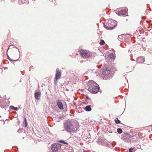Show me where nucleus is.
<instances>
[{"label":"nucleus","instance_id":"obj_1","mask_svg":"<svg viewBox=\"0 0 152 152\" xmlns=\"http://www.w3.org/2000/svg\"><path fill=\"white\" fill-rule=\"evenodd\" d=\"M8 51L9 52V55L10 56L14 59L12 60L8 55L7 56L8 58L12 61L17 60V58H16V57L18 54V52H19L18 49L14 46L11 45L9 46L7 51V53Z\"/></svg>","mask_w":152,"mask_h":152},{"label":"nucleus","instance_id":"obj_8","mask_svg":"<svg viewBox=\"0 0 152 152\" xmlns=\"http://www.w3.org/2000/svg\"><path fill=\"white\" fill-rule=\"evenodd\" d=\"M118 13L119 15H125L126 14V9L121 10L118 11Z\"/></svg>","mask_w":152,"mask_h":152},{"label":"nucleus","instance_id":"obj_13","mask_svg":"<svg viewBox=\"0 0 152 152\" xmlns=\"http://www.w3.org/2000/svg\"><path fill=\"white\" fill-rule=\"evenodd\" d=\"M10 108L12 110H18L17 107H15L13 106H10Z\"/></svg>","mask_w":152,"mask_h":152},{"label":"nucleus","instance_id":"obj_4","mask_svg":"<svg viewBox=\"0 0 152 152\" xmlns=\"http://www.w3.org/2000/svg\"><path fill=\"white\" fill-rule=\"evenodd\" d=\"M80 56L83 58H88L91 57L92 54L91 53L88 52L87 50L81 49L80 50Z\"/></svg>","mask_w":152,"mask_h":152},{"label":"nucleus","instance_id":"obj_14","mask_svg":"<svg viewBox=\"0 0 152 152\" xmlns=\"http://www.w3.org/2000/svg\"><path fill=\"white\" fill-rule=\"evenodd\" d=\"M115 121L116 124H121V121L117 118L115 119Z\"/></svg>","mask_w":152,"mask_h":152},{"label":"nucleus","instance_id":"obj_5","mask_svg":"<svg viewBox=\"0 0 152 152\" xmlns=\"http://www.w3.org/2000/svg\"><path fill=\"white\" fill-rule=\"evenodd\" d=\"M61 145L59 143H54L51 145L52 152H58L61 148Z\"/></svg>","mask_w":152,"mask_h":152},{"label":"nucleus","instance_id":"obj_7","mask_svg":"<svg viewBox=\"0 0 152 152\" xmlns=\"http://www.w3.org/2000/svg\"><path fill=\"white\" fill-rule=\"evenodd\" d=\"M104 26L105 28L107 30H112L115 27V25L114 26H112L111 24L109 25L107 24L106 25L104 24Z\"/></svg>","mask_w":152,"mask_h":152},{"label":"nucleus","instance_id":"obj_2","mask_svg":"<svg viewBox=\"0 0 152 152\" xmlns=\"http://www.w3.org/2000/svg\"><path fill=\"white\" fill-rule=\"evenodd\" d=\"M65 129L68 132H75L77 130V125L72 124L70 121H66L64 124Z\"/></svg>","mask_w":152,"mask_h":152},{"label":"nucleus","instance_id":"obj_6","mask_svg":"<svg viewBox=\"0 0 152 152\" xmlns=\"http://www.w3.org/2000/svg\"><path fill=\"white\" fill-rule=\"evenodd\" d=\"M61 70L57 68L56 69V75L55 79L54 80L55 82H57L58 80L61 77Z\"/></svg>","mask_w":152,"mask_h":152},{"label":"nucleus","instance_id":"obj_19","mask_svg":"<svg viewBox=\"0 0 152 152\" xmlns=\"http://www.w3.org/2000/svg\"><path fill=\"white\" fill-rule=\"evenodd\" d=\"M60 142H62L63 143H65V144H67V143L65 142L64 141H61V140Z\"/></svg>","mask_w":152,"mask_h":152},{"label":"nucleus","instance_id":"obj_12","mask_svg":"<svg viewBox=\"0 0 152 152\" xmlns=\"http://www.w3.org/2000/svg\"><path fill=\"white\" fill-rule=\"evenodd\" d=\"M110 57L112 59H115V55L113 53H110L109 54Z\"/></svg>","mask_w":152,"mask_h":152},{"label":"nucleus","instance_id":"obj_16","mask_svg":"<svg viewBox=\"0 0 152 152\" xmlns=\"http://www.w3.org/2000/svg\"><path fill=\"white\" fill-rule=\"evenodd\" d=\"M105 43L104 42L103 40H101V42L99 43V44L101 45H103Z\"/></svg>","mask_w":152,"mask_h":152},{"label":"nucleus","instance_id":"obj_15","mask_svg":"<svg viewBox=\"0 0 152 152\" xmlns=\"http://www.w3.org/2000/svg\"><path fill=\"white\" fill-rule=\"evenodd\" d=\"M117 131L120 134L121 133L123 132V131L121 129L119 128L118 129Z\"/></svg>","mask_w":152,"mask_h":152},{"label":"nucleus","instance_id":"obj_11","mask_svg":"<svg viewBox=\"0 0 152 152\" xmlns=\"http://www.w3.org/2000/svg\"><path fill=\"white\" fill-rule=\"evenodd\" d=\"M85 110L86 111H90L91 109V106L89 105V106H86L85 108Z\"/></svg>","mask_w":152,"mask_h":152},{"label":"nucleus","instance_id":"obj_9","mask_svg":"<svg viewBox=\"0 0 152 152\" xmlns=\"http://www.w3.org/2000/svg\"><path fill=\"white\" fill-rule=\"evenodd\" d=\"M57 104L58 105V106L59 109L61 110L63 109L64 108L62 102L60 100H58L57 102Z\"/></svg>","mask_w":152,"mask_h":152},{"label":"nucleus","instance_id":"obj_17","mask_svg":"<svg viewBox=\"0 0 152 152\" xmlns=\"http://www.w3.org/2000/svg\"><path fill=\"white\" fill-rule=\"evenodd\" d=\"M24 122H25V124H24V125L26 127L27 126V123L26 121V118H25L24 119Z\"/></svg>","mask_w":152,"mask_h":152},{"label":"nucleus","instance_id":"obj_20","mask_svg":"<svg viewBox=\"0 0 152 152\" xmlns=\"http://www.w3.org/2000/svg\"><path fill=\"white\" fill-rule=\"evenodd\" d=\"M106 71H107V70H106Z\"/></svg>","mask_w":152,"mask_h":152},{"label":"nucleus","instance_id":"obj_18","mask_svg":"<svg viewBox=\"0 0 152 152\" xmlns=\"http://www.w3.org/2000/svg\"><path fill=\"white\" fill-rule=\"evenodd\" d=\"M133 150V149H132V148H130L129 150V152H132V150Z\"/></svg>","mask_w":152,"mask_h":152},{"label":"nucleus","instance_id":"obj_3","mask_svg":"<svg viewBox=\"0 0 152 152\" xmlns=\"http://www.w3.org/2000/svg\"><path fill=\"white\" fill-rule=\"evenodd\" d=\"M88 86L89 87L88 89L90 91L91 90L92 93H97L99 90V88L95 86L96 83L93 81H91L88 82Z\"/></svg>","mask_w":152,"mask_h":152},{"label":"nucleus","instance_id":"obj_10","mask_svg":"<svg viewBox=\"0 0 152 152\" xmlns=\"http://www.w3.org/2000/svg\"><path fill=\"white\" fill-rule=\"evenodd\" d=\"M34 94L35 98L37 100L39 99L41 95V92H36Z\"/></svg>","mask_w":152,"mask_h":152}]
</instances>
